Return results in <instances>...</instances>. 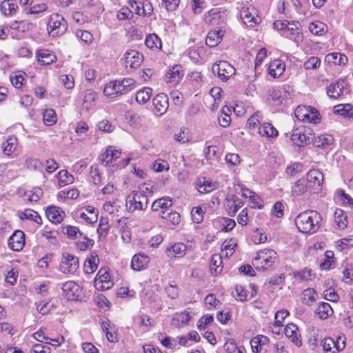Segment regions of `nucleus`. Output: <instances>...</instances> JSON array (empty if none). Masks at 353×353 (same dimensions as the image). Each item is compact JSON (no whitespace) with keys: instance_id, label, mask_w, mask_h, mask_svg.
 I'll list each match as a JSON object with an SVG mask.
<instances>
[{"instance_id":"nucleus-1","label":"nucleus","mask_w":353,"mask_h":353,"mask_svg":"<svg viewBox=\"0 0 353 353\" xmlns=\"http://www.w3.org/2000/svg\"><path fill=\"white\" fill-rule=\"evenodd\" d=\"M321 216L314 210H307L300 213L295 219L299 230L305 234H314L320 227Z\"/></svg>"},{"instance_id":"nucleus-2","label":"nucleus","mask_w":353,"mask_h":353,"mask_svg":"<svg viewBox=\"0 0 353 353\" xmlns=\"http://www.w3.org/2000/svg\"><path fill=\"white\" fill-rule=\"evenodd\" d=\"M277 259V253L272 249H263L257 252L253 265L259 270H265L272 267Z\"/></svg>"},{"instance_id":"nucleus-3","label":"nucleus","mask_w":353,"mask_h":353,"mask_svg":"<svg viewBox=\"0 0 353 353\" xmlns=\"http://www.w3.org/2000/svg\"><path fill=\"white\" fill-rule=\"evenodd\" d=\"M148 199L143 191H132L128 196L126 205L129 211L141 210L148 206Z\"/></svg>"},{"instance_id":"nucleus-4","label":"nucleus","mask_w":353,"mask_h":353,"mask_svg":"<svg viewBox=\"0 0 353 353\" xmlns=\"http://www.w3.org/2000/svg\"><path fill=\"white\" fill-rule=\"evenodd\" d=\"M298 120L303 122L316 123L320 120V114L316 109L310 106L299 105L294 112Z\"/></svg>"},{"instance_id":"nucleus-5","label":"nucleus","mask_w":353,"mask_h":353,"mask_svg":"<svg viewBox=\"0 0 353 353\" xmlns=\"http://www.w3.org/2000/svg\"><path fill=\"white\" fill-rule=\"evenodd\" d=\"M346 338L345 336H338L336 341L332 338H325L321 342L325 353H338L345 347Z\"/></svg>"},{"instance_id":"nucleus-6","label":"nucleus","mask_w":353,"mask_h":353,"mask_svg":"<svg viewBox=\"0 0 353 353\" xmlns=\"http://www.w3.org/2000/svg\"><path fill=\"white\" fill-rule=\"evenodd\" d=\"M324 176L323 173L317 170H310L307 174V184L309 190L312 193H317L321 190Z\"/></svg>"},{"instance_id":"nucleus-7","label":"nucleus","mask_w":353,"mask_h":353,"mask_svg":"<svg viewBox=\"0 0 353 353\" xmlns=\"http://www.w3.org/2000/svg\"><path fill=\"white\" fill-rule=\"evenodd\" d=\"M228 16V11L223 8H214L209 10L204 16L205 23L212 25H219L223 23Z\"/></svg>"},{"instance_id":"nucleus-8","label":"nucleus","mask_w":353,"mask_h":353,"mask_svg":"<svg viewBox=\"0 0 353 353\" xmlns=\"http://www.w3.org/2000/svg\"><path fill=\"white\" fill-rule=\"evenodd\" d=\"M212 72L217 73L219 77L223 81H228L235 74V68L228 61H221L212 65Z\"/></svg>"},{"instance_id":"nucleus-9","label":"nucleus","mask_w":353,"mask_h":353,"mask_svg":"<svg viewBox=\"0 0 353 353\" xmlns=\"http://www.w3.org/2000/svg\"><path fill=\"white\" fill-rule=\"evenodd\" d=\"M98 210L92 205H86L81 209L72 212L74 218H81L89 224H94L98 220Z\"/></svg>"},{"instance_id":"nucleus-10","label":"nucleus","mask_w":353,"mask_h":353,"mask_svg":"<svg viewBox=\"0 0 353 353\" xmlns=\"http://www.w3.org/2000/svg\"><path fill=\"white\" fill-rule=\"evenodd\" d=\"M123 64L126 68L137 69L143 61V56L135 50H128L123 55Z\"/></svg>"},{"instance_id":"nucleus-11","label":"nucleus","mask_w":353,"mask_h":353,"mask_svg":"<svg viewBox=\"0 0 353 353\" xmlns=\"http://www.w3.org/2000/svg\"><path fill=\"white\" fill-rule=\"evenodd\" d=\"M94 287L98 290H107L113 285L109 272L105 269H100L94 281Z\"/></svg>"},{"instance_id":"nucleus-12","label":"nucleus","mask_w":353,"mask_h":353,"mask_svg":"<svg viewBox=\"0 0 353 353\" xmlns=\"http://www.w3.org/2000/svg\"><path fill=\"white\" fill-rule=\"evenodd\" d=\"M85 299V292L82 287L74 281H68V301H84Z\"/></svg>"},{"instance_id":"nucleus-13","label":"nucleus","mask_w":353,"mask_h":353,"mask_svg":"<svg viewBox=\"0 0 353 353\" xmlns=\"http://www.w3.org/2000/svg\"><path fill=\"white\" fill-rule=\"evenodd\" d=\"M281 34L283 37L292 39L297 46L299 45L303 39V34L299 30L298 23L294 22H290L283 33H281Z\"/></svg>"},{"instance_id":"nucleus-14","label":"nucleus","mask_w":353,"mask_h":353,"mask_svg":"<svg viewBox=\"0 0 353 353\" xmlns=\"http://www.w3.org/2000/svg\"><path fill=\"white\" fill-rule=\"evenodd\" d=\"M241 18L243 23L248 27H253L260 21V18L256 15L254 8H242Z\"/></svg>"},{"instance_id":"nucleus-15","label":"nucleus","mask_w":353,"mask_h":353,"mask_svg":"<svg viewBox=\"0 0 353 353\" xmlns=\"http://www.w3.org/2000/svg\"><path fill=\"white\" fill-rule=\"evenodd\" d=\"M152 103L155 114L159 116L163 115L166 112L169 106L168 97L165 94H158L154 97Z\"/></svg>"},{"instance_id":"nucleus-16","label":"nucleus","mask_w":353,"mask_h":353,"mask_svg":"<svg viewBox=\"0 0 353 353\" xmlns=\"http://www.w3.org/2000/svg\"><path fill=\"white\" fill-rule=\"evenodd\" d=\"M311 139L310 134L306 133L305 129H296L291 135L292 142L299 147L308 144Z\"/></svg>"},{"instance_id":"nucleus-17","label":"nucleus","mask_w":353,"mask_h":353,"mask_svg":"<svg viewBox=\"0 0 353 353\" xmlns=\"http://www.w3.org/2000/svg\"><path fill=\"white\" fill-rule=\"evenodd\" d=\"M25 245V234L21 230L15 231L8 239V246L14 251H20Z\"/></svg>"},{"instance_id":"nucleus-18","label":"nucleus","mask_w":353,"mask_h":353,"mask_svg":"<svg viewBox=\"0 0 353 353\" xmlns=\"http://www.w3.org/2000/svg\"><path fill=\"white\" fill-rule=\"evenodd\" d=\"M121 154L120 150L116 149L114 146H108L105 152L101 155L100 160L104 166H107L119 159Z\"/></svg>"},{"instance_id":"nucleus-19","label":"nucleus","mask_w":353,"mask_h":353,"mask_svg":"<svg viewBox=\"0 0 353 353\" xmlns=\"http://www.w3.org/2000/svg\"><path fill=\"white\" fill-rule=\"evenodd\" d=\"M196 187L201 194L209 193L217 188V183L210 179L199 177L196 181Z\"/></svg>"},{"instance_id":"nucleus-20","label":"nucleus","mask_w":353,"mask_h":353,"mask_svg":"<svg viewBox=\"0 0 353 353\" xmlns=\"http://www.w3.org/2000/svg\"><path fill=\"white\" fill-rule=\"evenodd\" d=\"M46 216L50 222L57 224L63 220L65 212L59 207L52 205L47 208Z\"/></svg>"},{"instance_id":"nucleus-21","label":"nucleus","mask_w":353,"mask_h":353,"mask_svg":"<svg viewBox=\"0 0 353 353\" xmlns=\"http://www.w3.org/2000/svg\"><path fill=\"white\" fill-rule=\"evenodd\" d=\"M150 261L148 255L143 254H136L132 259L131 267L134 270L140 271L145 269Z\"/></svg>"},{"instance_id":"nucleus-22","label":"nucleus","mask_w":353,"mask_h":353,"mask_svg":"<svg viewBox=\"0 0 353 353\" xmlns=\"http://www.w3.org/2000/svg\"><path fill=\"white\" fill-rule=\"evenodd\" d=\"M225 31L220 28H215L210 30L205 39L206 45L210 48H214L221 43Z\"/></svg>"},{"instance_id":"nucleus-23","label":"nucleus","mask_w":353,"mask_h":353,"mask_svg":"<svg viewBox=\"0 0 353 353\" xmlns=\"http://www.w3.org/2000/svg\"><path fill=\"white\" fill-rule=\"evenodd\" d=\"M285 92L279 88H272L269 90L268 101L274 106L279 107L283 104Z\"/></svg>"},{"instance_id":"nucleus-24","label":"nucleus","mask_w":353,"mask_h":353,"mask_svg":"<svg viewBox=\"0 0 353 353\" xmlns=\"http://www.w3.org/2000/svg\"><path fill=\"white\" fill-rule=\"evenodd\" d=\"M187 251L185 244L178 242L168 246L166 249L167 256L169 257H183Z\"/></svg>"},{"instance_id":"nucleus-25","label":"nucleus","mask_w":353,"mask_h":353,"mask_svg":"<svg viewBox=\"0 0 353 353\" xmlns=\"http://www.w3.org/2000/svg\"><path fill=\"white\" fill-rule=\"evenodd\" d=\"M119 80L112 81L108 83L103 89V93L108 97H116L123 94Z\"/></svg>"},{"instance_id":"nucleus-26","label":"nucleus","mask_w":353,"mask_h":353,"mask_svg":"<svg viewBox=\"0 0 353 353\" xmlns=\"http://www.w3.org/2000/svg\"><path fill=\"white\" fill-rule=\"evenodd\" d=\"M37 59L40 65H49L56 59V56L48 49H40L37 51Z\"/></svg>"},{"instance_id":"nucleus-27","label":"nucleus","mask_w":353,"mask_h":353,"mask_svg":"<svg viewBox=\"0 0 353 353\" xmlns=\"http://www.w3.org/2000/svg\"><path fill=\"white\" fill-rule=\"evenodd\" d=\"M99 263V258L96 252H91L84 263V271L86 274L95 272Z\"/></svg>"},{"instance_id":"nucleus-28","label":"nucleus","mask_w":353,"mask_h":353,"mask_svg":"<svg viewBox=\"0 0 353 353\" xmlns=\"http://www.w3.org/2000/svg\"><path fill=\"white\" fill-rule=\"evenodd\" d=\"M285 70V65L282 60L274 59L269 64V74L276 78L280 77Z\"/></svg>"},{"instance_id":"nucleus-29","label":"nucleus","mask_w":353,"mask_h":353,"mask_svg":"<svg viewBox=\"0 0 353 353\" xmlns=\"http://www.w3.org/2000/svg\"><path fill=\"white\" fill-rule=\"evenodd\" d=\"M269 341V339L264 335H258L253 337L250 342L252 351L254 353H261L263 349V346L267 345Z\"/></svg>"},{"instance_id":"nucleus-30","label":"nucleus","mask_w":353,"mask_h":353,"mask_svg":"<svg viewBox=\"0 0 353 353\" xmlns=\"http://www.w3.org/2000/svg\"><path fill=\"white\" fill-rule=\"evenodd\" d=\"M284 333L286 337L295 345L297 346L301 345V341L299 339L298 327L296 325L293 323L288 324L284 329Z\"/></svg>"},{"instance_id":"nucleus-31","label":"nucleus","mask_w":353,"mask_h":353,"mask_svg":"<svg viewBox=\"0 0 353 353\" xmlns=\"http://www.w3.org/2000/svg\"><path fill=\"white\" fill-rule=\"evenodd\" d=\"M334 143V137L329 134H323L315 137L313 145L319 148H327Z\"/></svg>"},{"instance_id":"nucleus-32","label":"nucleus","mask_w":353,"mask_h":353,"mask_svg":"<svg viewBox=\"0 0 353 353\" xmlns=\"http://www.w3.org/2000/svg\"><path fill=\"white\" fill-rule=\"evenodd\" d=\"M17 8V4L13 0H3L0 5L1 12L6 17L13 16Z\"/></svg>"},{"instance_id":"nucleus-33","label":"nucleus","mask_w":353,"mask_h":353,"mask_svg":"<svg viewBox=\"0 0 353 353\" xmlns=\"http://www.w3.org/2000/svg\"><path fill=\"white\" fill-rule=\"evenodd\" d=\"M347 57L343 54L338 52H332L327 54L325 57V61L327 63L338 65H344L347 62Z\"/></svg>"},{"instance_id":"nucleus-34","label":"nucleus","mask_w":353,"mask_h":353,"mask_svg":"<svg viewBox=\"0 0 353 353\" xmlns=\"http://www.w3.org/2000/svg\"><path fill=\"white\" fill-rule=\"evenodd\" d=\"M259 134L262 137L268 138H276L278 134V130L270 123H263L259 127Z\"/></svg>"},{"instance_id":"nucleus-35","label":"nucleus","mask_w":353,"mask_h":353,"mask_svg":"<svg viewBox=\"0 0 353 353\" xmlns=\"http://www.w3.org/2000/svg\"><path fill=\"white\" fill-rule=\"evenodd\" d=\"M343 83L334 82L330 83L327 88V94L330 98L337 99L343 93Z\"/></svg>"},{"instance_id":"nucleus-36","label":"nucleus","mask_w":353,"mask_h":353,"mask_svg":"<svg viewBox=\"0 0 353 353\" xmlns=\"http://www.w3.org/2000/svg\"><path fill=\"white\" fill-rule=\"evenodd\" d=\"M316 314L321 319H326L333 314V309L328 303H321L315 310Z\"/></svg>"},{"instance_id":"nucleus-37","label":"nucleus","mask_w":353,"mask_h":353,"mask_svg":"<svg viewBox=\"0 0 353 353\" xmlns=\"http://www.w3.org/2000/svg\"><path fill=\"white\" fill-rule=\"evenodd\" d=\"M17 143L18 140L16 137H9L7 140L2 143L3 152L6 155L10 156L12 152L15 151Z\"/></svg>"},{"instance_id":"nucleus-38","label":"nucleus","mask_w":353,"mask_h":353,"mask_svg":"<svg viewBox=\"0 0 353 353\" xmlns=\"http://www.w3.org/2000/svg\"><path fill=\"white\" fill-rule=\"evenodd\" d=\"M236 245L237 243L235 239H230L225 240L221 245V254L226 258L232 256L234 252Z\"/></svg>"},{"instance_id":"nucleus-39","label":"nucleus","mask_w":353,"mask_h":353,"mask_svg":"<svg viewBox=\"0 0 353 353\" xmlns=\"http://www.w3.org/2000/svg\"><path fill=\"white\" fill-rule=\"evenodd\" d=\"M183 75L181 66L176 65L168 72L166 77L169 82L176 83L181 79Z\"/></svg>"},{"instance_id":"nucleus-40","label":"nucleus","mask_w":353,"mask_h":353,"mask_svg":"<svg viewBox=\"0 0 353 353\" xmlns=\"http://www.w3.org/2000/svg\"><path fill=\"white\" fill-rule=\"evenodd\" d=\"M172 205V200L171 198L162 197L161 199H157L152 203V210L154 211H158L160 209H162L163 211H165L168 208Z\"/></svg>"},{"instance_id":"nucleus-41","label":"nucleus","mask_w":353,"mask_h":353,"mask_svg":"<svg viewBox=\"0 0 353 353\" xmlns=\"http://www.w3.org/2000/svg\"><path fill=\"white\" fill-rule=\"evenodd\" d=\"M121 209V202L119 199H113L112 201H107L103 205V210L110 214H114Z\"/></svg>"},{"instance_id":"nucleus-42","label":"nucleus","mask_w":353,"mask_h":353,"mask_svg":"<svg viewBox=\"0 0 353 353\" xmlns=\"http://www.w3.org/2000/svg\"><path fill=\"white\" fill-rule=\"evenodd\" d=\"M191 316L186 310L181 313H176L172 318V324L176 327H180L188 323Z\"/></svg>"},{"instance_id":"nucleus-43","label":"nucleus","mask_w":353,"mask_h":353,"mask_svg":"<svg viewBox=\"0 0 353 353\" xmlns=\"http://www.w3.org/2000/svg\"><path fill=\"white\" fill-rule=\"evenodd\" d=\"M19 217L21 220L27 219L32 221L39 225L42 224V219L39 214L37 212L30 209L25 210L20 214Z\"/></svg>"},{"instance_id":"nucleus-44","label":"nucleus","mask_w":353,"mask_h":353,"mask_svg":"<svg viewBox=\"0 0 353 353\" xmlns=\"http://www.w3.org/2000/svg\"><path fill=\"white\" fill-rule=\"evenodd\" d=\"M145 43L148 48L154 50H159L162 46L161 39L155 34L148 35L145 39Z\"/></svg>"},{"instance_id":"nucleus-45","label":"nucleus","mask_w":353,"mask_h":353,"mask_svg":"<svg viewBox=\"0 0 353 353\" xmlns=\"http://www.w3.org/2000/svg\"><path fill=\"white\" fill-rule=\"evenodd\" d=\"M317 297L316 292L312 288H307L302 292L301 300L303 304L310 305L316 301Z\"/></svg>"},{"instance_id":"nucleus-46","label":"nucleus","mask_w":353,"mask_h":353,"mask_svg":"<svg viewBox=\"0 0 353 353\" xmlns=\"http://www.w3.org/2000/svg\"><path fill=\"white\" fill-rule=\"evenodd\" d=\"M309 190L307 184L303 179L297 180L292 187V194L294 196H301Z\"/></svg>"},{"instance_id":"nucleus-47","label":"nucleus","mask_w":353,"mask_h":353,"mask_svg":"<svg viewBox=\"0 0 353 353\" xmlns=\"http://www.w3.org/2000/svg\"><path fill=\"white\" fill-rule=\"evenodd\" d=\"M152 94V90L150 88L145 87L137 92L136 101L140 104H144L150 100Z\"/></svg>"},{"instance_id":"nucleus-48","label":"nucleus","mask_w":353,"mask_h":353,"mask_svg":"<svg viewBox=\"0 0 353 353\" xmlns=\"http://www.w3.org/2000/svg\"><path fill=\"white\" fill-rule=\"evenodd\" d=\"M222 254H214L212 256L210 270L214 271L215 274H220L222 272Z\"/></svg>"},{"instance_id":"nucleus-49","label":"nucleus","mask_w":353,"mask_h":353,"mask_svg":"<svg viewBox=\"0 0 353 353\" xmlns=\"http://www.w3.org/2000/svg\"><path fill=\"white\" fill-rule=\"evenodd\" d=\"M309 30L314 35H322L327 30V26L321 21H316L309 25Z\"/></svg>"},{"instance_id":"nucleus-50","label":"nucleus","mask_w":353,"mask_h":353,"mask_svg":"<svg viewBox=\"0 0 353 353\" xmlns=\"http://www.w3.org/2000/svg\"><path fill=\"white\" fill-rule=\"evenodd\" d=\"M334 221L339 228L344 229L347 225V216L341 209H336L334 212Z\"/></svg>"},{"instance_id":"nucleus-51","label":"nucleus","mask_w":353,"mask_h":353,"mask_svg":"<svg viewBox=\"0 0 353 353\" xmlns=\"http://www.w3.org/2000/svg\"><path fill=\"white\" fill-rule=\"evenodd\" d=\"M243 205V203L239 199H228L227 201V207L228 214L233 216L236 212Z\"/></svg>"},{"instance_id":"nucleus-52","label":"nucleus","mask_w":353,"mask_h":353,"mask_svg":"<svg viewBox=\"0 0 353 353\" xmlns=\"http://www.w3.org/2000/svg\"><path fill=\"white\" fill-rule=\"evenodd\" d=\"M352 110V105L349 103L339 104L334 107V113L335 114H339L345 117H352V114H350V111Z\"/></svg>"},{"instance_id":"nucleus-53","label":"nucleus","mask_w":353,"mask_h":353,"mask_svg":"<svg viewBox=\"0 0 353 353\" xmlns=\"http://www.w3.org/2000/svg\"><path fill=\"white\" fill-rule=\"evenodd\" d=\"M43 121L45 125L50 126L57 121V115L54 110L48 109L43 112Z\"/></svg>"},{"instance_id":"nucleus-54","label":"nucleus","mask_w":353,"mask_h":353,"mask_svg":"<svg viewBox=\"0 0 353 353\" xmlns=\"http://www.w3.org/2000/svg\"><path fill=\"white\" fill-rule=\"evenodd\" d=\"M161 216L163 219H167L173 225H179L181 221V215L176 212H166L163 210Z\"/></svg>"},{"instance_id":"nucleus-55","label":"nucleus","mask_w":353,"mask_h":353,"mask_svg":"<svg viewBox=\"0 0 353 353\" xmlns=\"http://www.w3.org/2000/svg\"><path fill=\"white\" fill-rule=\"evenodd\" d=\"M110 230L109 219L108 217L101 216L97 228L99 236H105Z\"/></svg>"},{"instance_id":"nucleus-56","label":"nucleus","mask_w":353,"mask_h":353,"mask_svg":"<svg viewBox=\"0 0 353 353\" xmlns=\"http://www.w3.org/2000/svg\"><path fill=\"white\" fill-rule=\"evenodd\" d=\"M63 20V17L58 14L52 15L48 24V28L51 31L59 29L62 25V21Z\"/></svg>"},{"instance_id":"nucleus-57","label":"nucleus","mask_w":353,"mask_h":353,"mask_svg":"<svg viewBox=\"0 0 353 353\" xmlns=\"http://www.w3.org/2000/svg\"><path fill=\"white\" fill-rule=\"evenodd\" d=\"M152 168L157 172H168L170 165L165 160L158 159L154 161Z\"/></svg>"},{"instance_id":"nucleus-58","label":"nucleus","mask_w":353,"mask_h":353,"mask_svg":"<svg viewBox=\"0 0 353 353\" xmlns=\"http://www.w3.org/2000/svg\"><path fill=\"white\" fill-rule=\"evenodd\" d=\"M123 94L131 91L135 88V81L131 78H124L119 81Z\"/></svg>"},{"instance_id":"nucleus-59","label":"nucleus","mask_w":353,"mask_h":353,"mask_svg":"<svg viewBox=\"0 0 353 353\" xmlns=\"http://www.w3.org/2000/svg\"><path fill=\"white\" fill-rule=\"evenodd\" d=\"M262 114L261 112H257L252 114L247 121V125L250 128H256L260 126L259 124L262 120Z\"/></svg>"},{"instance_id":"nucleus-60","label":"nucleus","mask_w":353,"mask_h":353,"mask_svg":"<svg viewBox=\"0 0 353 353\" xmlns=\"http://www.w3.org/2000/svg\"><path fill=\"white\" fill-rule=\"evenodd\" d=\"M204 210L201 206H197L192 208L191 212L192 221L196 223H200L203 220Z\"/></svg>"},{"instance_id":"nucleus-61","label":"nucleus","mask_w":353,"mask_h":353,"mask_svg":"<svg viewBox=\"0 0 353 353\" xmlns=\"http://www.w3.org/2000/svg\"><path fill=\"white\" fill-rule=\"evenodd\" d=\"M79 267V259L74 256L68 255V273L76 272Z\"/></svg>"},{"instance_id":"nucleus-62","label":"nucleus","mask_w":353,"mask_h":353,"mask_svg":"<svg viewBox=\"0 0 353 353\" xmlns=\"http://www.w3.org/2000/svg\"><path fill=\"white\" fill-rule=\"evenodd\" d=\"M321 65V59L316 57H310L305 63H304V68L305 70H315L320 67Z\"/></svg>"},{"instance_id":"nucleus-63","label":"nucleus","mask_w":353,"mask_h":353,"mask_svg":"<svg viewBox=\"0 0 353 353\" xmlns=\"http://www.w3.org/2000/svg\"><path fill=\"white\" fill-rule=\"evenodd\" d=\"M225 349L228 353H244L243 347H238L237 345L232 341H228L225 344Z\"/></svg>"},{"instance_id":"nucleus-64","label":"nucleus","mask_w":353,"mask_h":353,"mask_svg":"<svg viewBox=\"0 0 353 353\" xmlns=\"http://www.w3.org/2000/svg\"><path fill=\"white\" fill-rule=\"evenodd\" d=\"M343 281L347 283H353V266L351 264H347L343 271Z\"/></svg>"}]
</instances>
